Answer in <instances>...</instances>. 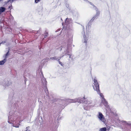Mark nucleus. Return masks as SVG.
Here are the masks:
<instances>
[{"label": "nucleus", "mask_w": 131, "mask_h": 131, "mask_svg": "<svg viewBox=\"0 0 131 131\" xmlns=\"http://www.w3.org/2000/svg\"><path fill=\"white\" fill-rule=\"evenodd\" d=\"M93 81L94 82V84L95 86V87L93 86L94 89L98 93H100V91L99 89V86L97 80L96 79H94Z\"/></svg>", "instance_id": "nucleus-1"}, {"label": "nucleus", "mask_w": 131, "mask_h": 131, "mask_svg": "<svg viewBox=\"0 0 131 131\" xmlns=\"http://www.w3.org/2000/svg\"><path fill=\"white\" fill-rule=\"evenodd\" d=\"M87 97L85 98L84 96L83 97V98L81 99V100L80 101V102L81 103H87L88 102V100L87 99Z\"/></svg>", "instance_id": "nucleus-5"}, {"label": "nucleus", "mask_w": 131, "mask_h": 131, "mask_svg": "<svg viewBox=\"0 0 131 131\" xmlns=\"http://www.w3.org/2000/svg\"><path fill=\"white\" fill-rule=\"evenodd\" d=\"M102 102L105 105H107L108 104L105 98L102 99Z\"/></svg>", "instance_id": "nucleus-8"}, {"label": "nucleus", "mask_w": 131, "mask_h": 131, "mask_svg": "<svg viewBox=\"0 0 131 131\" xmlns=\"http://www.w3.org/2000/svg\"><path fill=\"white\" fill-rule=\"evenodd\" d=\"M97 17H96V16H94L91 19V20H90V21L91 22H92L95 19V18H97Z\"/></svg>", "instance_id": "nucleus-10"}, {"label": "nucleus", "mask_w": 131, "mask_h": 131, "mask_svg": "<svg viewBox=\"0 0 131 131\" xmlns=\"http://www.w3.org/2000/svg\"><path fill=\"white\" fill-rule=\"evenodd\" d=\"M6 10V8L5 7H0V15L1 13L4 12Z\"/></svg>", "instance_id": "nucleus-7"}, {"label": "nucleus", "mask_w": 131, "mask_h": 131, "mask_svg": "<svg viewBox=\"0 0 131 131\" xmlns=\"http://www.w3.org/2000/svg\"><path fill=\"white\" fill-rule=\"evenodd\" d=\"M78 100H80V99H77V101H78Z\"/></svg>", "instance_id": "nucleus-21"}, {"label": "nucleus", "mask_w": 131, "mask_h": 131, "mask_svg": "<svg viewBox=\"0 0 131 131\" xmlns=\"http://www.w3.org/2000/svg\"><path fill=\"white\" fill-rule=\"evenodd\" d=\"M26 131H31L30 130H26Z\"/></svg>", "instance_id": "nucleus-20"}, {"label": "nucleus", "mask_w": 131, "mask_h": 131, "mask_svg": "<svg viewBox=\"0 0 131 131\" xmlns=\"http://www.w3.org/2000/svg\"><path fill=\"white\" fill-rule=\"evenodd\" d=\"M65 23L67 28H69L71 26L72 20L70 18H67L65 20Z\"/></svg>", "instance_id": "nucleus-3"}, {"label": "nucleus", "mask_w": 131, "mask_h": 131, "mask_svg": "<svg viewBox=\"0 0 131 131\" xmlns=\"http://www.w3.org/2000/svg\"><path fill=\"white\" fill-rule=\"evenodd\" d=\"M94 6V7L95 8V9L96 10V13L95 15V16H96V17L97 18L98 16L99 15H100V12L99 11L98 9L95 7H94V6Z\"/></svg>", "instance_id": "nucleus-6"}, {"label": "nucleus", "mask_w": 131, "mask_h": 131, "mask_svg": "<svg viewBox=\"0 0 131 131\" xmlns=\"http://www.w3.org/2000/svg\"><path fill=\"white\" fill-rule=\"evenodd\" d=\"M91 27L90 25H88L86 27V34H84L83 35V37L85 40H87L89 38L90 34V31L89 29V28Z\"/></svg>", "instance_id": "nucleus-2"}, {"label": "nucleus", "mask_w": 131, "mask_h": 131, "mask_svg": "<svg viewBox=\"0 0 131 131\" xmlns=\"http://www.w3.org/2000/svg\"><path fill=\"white\" fill-rule=\"evenodd\" d=\"M15 127H18L19 126H15Z\"/></svg>", "instance_id": "nucleus-22"}, {"label": "nucleus", "mask_w": 131, "mask_h": 131, "mask_svg": "<svg viewBox=\"0 0 131 131\" xmlns=\"http://www.w3.org/2000/svg\"><path fill=\"white\" fill-rule=\"evenodd\" d=\"M16 0H9L8 2H10V3H12L14 1H15Z\"/></svg>", "instance_id": "nucleus-14"}, {"label": "nucleus", "mask_w": 131, "mask_h": 131, "mask_svg": "<svg viewBox=\"0 0 131 131\" xmlns=\"http://www.w3.org/2000/svg\"><path fill=\"white\" fill-rule=\"evenodd\" d=\"M48 35V32H46L45 33V36L44 37V38H46L47 37Z\"/></svg>", "instance_id": "nucleus-11"}, {"label": "nucleus", "mask_w": 131, "mask_h": 131, "mask_svg": "<svg viewBox=\"0 0 131 131\" xmlns=\"http://www.w3.org/2000/svg\"><path fill=\"white\" fill-rule=\"evenodd\" d=\"M6 59H4L3 60L0 61V65L4 64L6 62Z\"/></svg>", "instance_id": "nucleus-9"}, {"label": "nucleus", "mask_w": 131, "mask_h": 131, "mask_svg": "<svg viewBox=\"0 0 131 131\" xmlns=\"http://www.w3.org/2000/svg\"><path fill=\"white\" fill-rule=\"evenodd\" d=\"M60 59H58V62H59V63L62 65V63L60 62V59L61 58V57H60Z\"/></svg>", "instance_id": "nucleus-12"}, {"label": "nucleus", "mask_w": 131, "mask_h": 131, "mask_svg": "<svg viewBox=\"0 0 131 131\" xmlns=\"http://www.w3.org/2000/svg\"><path fill=\"white\" fill-rule=\"evenodd\" d=\"M72 102L73 103L77 101V100H72Z\"/></svg>", "instance_id": "nucleus-18"}, {"label": "nucleus", "mask_w": 131, "mask_h": 131, "mask_svg": "<svg viewBox=\"0 0 131 131\" xmlns=\"http://www.w3.org/2000/svg\"><path fill=\"white\" fill-rule=\"evenodd\" d=\"M100 95L101 97L102 98V99H103L104 98V95L102 93H100Z\"/></svg>", "instance_id": "nucleus-13"}, {"label": "nucleus", "mask_w": 131, "mask_h": 131, "mask_svg": "<svg viewBox=\"0 0 131 131\" xmlns=\"http://www.w3.org/2000/svg\"><path fill=\"white\" fill-rule=\"evenodd\" d=\"M9 52L8 51L7 53L5 54V58L7 57V56L9 54Z\"/></svg>", "instance_id": "nucleus-15"}, {"label": "nucleus", "mask_w": 131, "mask_h": 131, "mask_svg": "<svg viewBox=\"0 0 131 131\" xmlns=\"http://www.w3.org/2000/svg\"><path fill=\"white\" fill-rule=\"evenodd\" d=\"M45 91H46H46H47V92H48V90L47 88V87H46V89L45 90Z\"/></svg>", "instance_id": "nucleus-19"}, {"label": "nucleus", "mask_w": 131, "mask_h": 131, "mask_svg": "<svg viewBox=\"0 0 131 131\" xmlns=\"http://www.w3.org/2000/svg\"><path fill=\"white\" fill-rule=\"evenodd\" d=\"M90 4L91 5H92V4H91V3H90Z\"/></svg>", "instance_id": "nucleus-23"}, {"label": "nucleus", "mask_w": 131, "mask_h": 131, "mask_svg": "<svg viewBox=\"0 0 131 131\" xmlns=\"http://www.w3.org/2000/svg\"><path fill=\"white\" fill-rule=\"evenodd\" d=\"M50 59H54L55 60H57V58H56V57H52L50 58Z\"/></svg>", "instance_id": "nucleus-16"}, {"label": "nucleus", "mask_w": 131, "mask_h": 131, "mask_svg": "<svg viewBox=\"0 0 131 131\" xmlns=\"http://www.w3.org/2000/svg\"><path fill=\"white\" fill-rule=\"evenodd\" d=\"M40 1V0H35V2L36 3H37L38 2Z\"/></svg>", "instance_id": "nucleus-17"}, {"label": "nucleus", "mask_w": 131, "mask_h": 131, "mask_svg": "<svg viewBox=\"0 0 131 131\" xmlns=\"http://www.w3.org/2000/svg\"><path fill=\"white\" fill-rule=\"evenodd\" d=\"M98 117L100 119V120H101L104 123L105 122L106 120L104 116L101 113H99V115H98Z\"/></svg>", "instance_id": "nucleus-4"}]
</instances>
